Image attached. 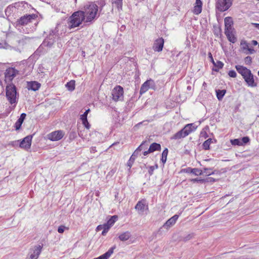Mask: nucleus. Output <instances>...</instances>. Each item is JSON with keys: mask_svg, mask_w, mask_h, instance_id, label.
<instances>
[{"mask_svg": "<svg viewBox=\"0 0 259 259\" xmlns=\"http://www.w3.org/2000/svg\"><path fill=\"white\" fill-rule=\"evenodd\" d=\"M101 14L99 12L98 6L95 3H91L84 7V11H78L74 12L71 16H96Z\"/></svg>", "mask_w": 259, "mask_h": 259, "instance_id": "obj_1", "label": "nucleus"}, {"mask_svg": "<svg viewBox=\"0 0 259 259\" xmlns=\"http://www.w3.org/2000/svg\"><path fill=\"white\" fill-rule=\"evenodd\" d=\"M235 68L238 73L241 74L248 86L255 87L257 85L254 82V76L249 69L240 65H236Z\"/></svg>", "mask_w": 259, "mask_h": 259, "instance_id": "obj_2", "label": "nucleus"}, {"mask_svg": "<svg viewBox=\"0 0 259 259\" xmlns=\"http://www.w3.org/2000/svg\"><path fill=\"white\" fill-rule=\"evenodd\" d=\"M6 97L11 104L17 103V92L16 87L13 84H9L6 87Z\"/></svg>", "mask_w": 259, "mask_h": 259, "instance_id": "obj_3", "label": "nucleus"}, {"mask_svg": "<svg viewBox=\"0 0 259 259\" xmlns=\"http://www.w3.org/2000/svg\"><path fill=\"white\" fill-rule=\"evenodd\" d=\"M123 89L120 85H116L112 91V99L115 102L123 99Z\"/></svg>", "mask_w": 259, "mask_h": 259, "instance_id": "obj_4", "label": "nucleus"}, {"mask_svg": "<svg viewBox=\"0 0 259 259\" xmlns=\"http://www.w3.org/2000/svg\"><path fill=\"white\" fill-rule=\"evenodd\" d=\"M232 1L233 0H218L216 7L221 12L225 11L231 7Z\"/></svg>", "mask_w": 259, "mask_h": 259, "instance_id": "obj_5", "label": "nucleus"}, {"mask_svg": "<svg viewBox=\"0 0 259 259\" xmlns=\"http://www.w3.org/2000/svg\"><path fill=\"white\" fill-rule=\"evenodd\" d=\"M151 89L153 90H155L156 85L154 81L150 79L146 81L142 85L140 89V94H143L147 92L149 89Z\"/></svg>", "mask_w": 259, "mask_h": 259, "instance_id": "obj_6", "label": "nucleus"}, {"mask_svg": "<svg viewBox=\"0 0 259 259\" xmlns=\"http://www.w3.org/2000/svg\"><path fill=\"white\" fill-rule=\"evenodd\" d=\"M18 74V71L14 68H9L6 70L5 81L11 82L13 78Z\"/></svg>", "mask_w": 259, "mask_h": 259, "instance_id": "obj_7", "label": "nucleus"}, {"mask_svg": "<svg viewBox=\"0 0 259 259\" xmlns=\"http://www.w3.org/2000/svg\"><path fill=\"white\" fill-rule=\"evenodd\" d=\"M68 27L72 28L78 26L85 20V17H69Z\"/></svg>", "mask_w": 259, "mask_h": 259, "instance_id": "obj_8", "label": "nucleus"}, {"mask_svg": "<svg viewBox=\"0 0 259 259\" xmlns=\"http://www.w3.org/2000/svg\"><path fill=\"white\" fill-rule=\"evenodd\" d=\"M64 136L62 131H56L48 135V139L52 141H57L61 140Z\"/></svg>", "mask_w": 259, "mask_h": 259, "instance_id": "obj_9", "label": "nucleus"}, {"mask_svg": "<svg viewBox=\"0 0 259 259\" xmlns=\"http://www.w3.org/2000/svg\"><path fill=\"white\" fill-rule=\"evenodd\" d=\"M41 249L42 246L39 245L35 246L34 248L30 251V255L27 259H37L41 251Z\"/></svg>", "mask_w": 259, "mask_h": 259, "instance_id": "obj_10", "label": "nucleus"}, {"mask_svg": "<svg viewBox=\"0 0 259 259\" xmlns=\"http://www.w3.org/2000/svg\"><path fill=\"white\" fill-rule=\"evenodd\" d=\"M164 39L162 37L156 39L153 44L152 49L155 52H161L164 45Z\"/></svg>", "mask_w": 259, "mask_h": 259, "instance_id": "obj_11", "label": "nucleus"}, {"mask_svg": "<svg viewBox=\"0 0 259 259\" xmlns=\"http://www.w3.org/2000/svg\"><path fill=\"white\" fill-rule=\"evenodd\" d=\"M32 139V135L26 136L20 142V147L26 150L29 149L31 147Z\"/></svg>", "mask_w": 259, "mask_h": 259, "instance_id": "obj_12", "label": "nucleus"}, {"mask_svg": "<svg viewBox=\"0 0 259 259\" xmlns=\"http://www.w3.org/2000/svg\"><path fill=\"white\" fill-rule=\"evenodd\" d=\"M135 209L138 210L140 214H142L145 209H148V205L146 203V200L145 199H142L138 201L135 206Z\"/></svg>", "mask_w": 259, "mask_h": 259, "instance_id": "obj_13", "label": "nucleus"}, {"mask_svg": "<svg viewBox=\"0 0 259 259\" xmlns=\"http://www.w3.org/2000/svg\"><path fill=\"white\" fill-rule=\"evenodd\" d=\"M179 215L177 214L174 215L173 217L168 219L163 225V227L166 229H169L170 227L174 225L178 219Z\"/></svg>", "mask_w": 259, "mask_h": 259, "instance_id": "obj_14", "label": "nucleus"}, {"mask_svg": "<svg viewBox=\"0 0 259 259\" xmlns=\"http://www.w3.org/2000/svg\"><path fill=\"white\" fill-rule=\"evenodd\" d=\"M233 30L229 29H228V30H225V34L226 35L229 41L232 43H235L237 40V38L235 36Z\"/></svg>", "mask_w": 259, "mask_h": 259, "instance_id": "obj_15", "label": "nucleus"}, {"mask_svg": "<svg viewBox=\"0 0 259 259\" xmlns=\"http://www.w3.org/2000/svg\"><path fill=\"white\" fill-rule=\"evenodd\" d=\"M202 3L201 0H196L195 6L194 7L193 12L195 15L199 14L202 11Z\"/></svg>", "mask_w": 259, "mask_h": 259, "instance_id": "obj_16", "label": "nucleus"}, {"mask_svg": "<svg viewBox=\"0 0 259 259\" xmlns=\"http://www.w3.org/2000/svg\"><path fill=\"white\" fill-rule=\"evenodd\" d=\"M34 17H31V18L34 19ZM30 22V17H20L16 21V26H23L27 24Z\"/></svg>", "mask_w": 259, "mask_h": 259, "instance_id": "obj_17", "label": "nucleus"}, {"mask_svg": "<svg viewBox=\"0 0 259 259\" xmlns=\"http://www.w3.org/2000/svg\"><path fill=\"white\" fill-rule=\"evenodd\" d=\"M225 30H233V28L232 27V25L233 24V21L232 20V17H225Z\"/></svg>", "mask_w": 259, "mask_h": 259, "instance_id": "obj_18", "label": "nucleus"}, {"mask_svg": "<svg viewBox=\"0 0 259 259\" xmlns=\"http://www.w3.org/2000/svg\"><path fill=\"white\" fill-rule=\"evenodd\" d=\"M188 136V133H186V132L185 130H183L182 129L181 131L177 132L176 134L173 135V136L171 138V139H179L182 138H184Z\"/></svg>", "mask_w": 259, "mask_h": 259, "instance_id": "obj_19", "label": "nucleus"}, {"mask_svg": "<svg viewBox=\"0 0 259 259\" xmlns=\"http://www.w3.org/2000/svg\"><path fill=\"white\" fill-rule=\"evenodd\" d=\"M40 87V84L36 81L28 82L27 84V88L28 90H31L35 91L38 90Z\"/></svg>", "mask_w": 259, "mask_h": 259, "instance_id": "obj_20", "label": "nucleus"}, {"mask_svg": "<svg viewBox=\"0 0 259 259\" xmlns=\"http://www.w3.org/2000/svg\"><path fill=\"white\" fill-rule=\"evenodd\" d=\"M26 114L25 113H22L20 115V118L18 119L17 122L15 124V127L16 130H18L20 128L24 120V119L26 117Z\"/></svg>", "mask_w": 259, "mask_h": 259, "instance_id": "obj_21", "label": "nucleus"}, {"mask_svg": "<svg viewBox=\"0 0 259 259\" xmlns=\"http://www.w3.org/2000/svg\"><path fill=\"white\" fill-rule=\"evenodd\" d=\"M131 237V233L128 231H126L119 235L118 236V238L121 241H125L127 240Z\"/></svg>", "mask_w": 259, "mask_h": 259, "instance_id": "obj_22", "label": "nucleus"}, {"mask_svg": "<svg viewBox=\"0 0 259 259\" xmlns=\"http://www.w3.org/2000/svg\"><path fill=\"white\" fill-rule=\"evenodd\" d=\"M146 143V141L143 142V143L137 148V149L134 152L132 156L135 158L138 156L139 153L143 149H145V144Z\"/></svg>", "mask_w": 259, "mask_h": 259, "instance_id": "obj_23", "label": "nucleus"}, {"mask_svg": "<svg viewBox=\"0 0 259 259\" xmlns=\"http://www.w3.org/2000/svg\"><path fill=\"white\" fill-rule=\"evenodd\" d=\"M160 145L156 143H153L150 146L149 148V152H151L152 153L155 151H160Z\"/></svg>", "mask_w": 259, "mask_h": 259, "instance_id": "obj_24", "label": "nucleus"}, {"mask_svg": "<svg viewBox=\"0 0 259 259\" xmlns=\"http://www.w3.org/2000/svg\"><path fill=\"white\" fill-rule=\"evenodd\" d=\"M112 5H115L118 11L121 10L122 0H111Z\"/></svg>", "mask_w": 259, "mask_h": 259, "instance_id": "obj_25", "label": "nucleus"}, {"mask_svg": "<svg viewBox=\"0 0 259 259\" xmlns=\"http://www.w3.org/2000/svg\"><path fill=\"white\" fill-rule=\"evenodd\" d=\"M226 93V91L225 90H218L216 91L217 97L219 101L222 100L223 97L224 96L225 93Z\"/></svg>", "mask_w": 259, "mask_h": 259, "instance_id": "obj_26", "label": "nucleus"}, {"mask_svg": "<svg viewBox=\"0 0 259 259\" xmlns=\"http://www.w3.org/2000/svg\"><path fill=\"white\" fill-rule=\"evenodd\" d=\"M195 128L193 126V124H187L183 128V130H185L186 133H188V135L191 133L193 131H194Z\"/></svg>", "mask_w": 259, "mask_h": 259, "instance_id": "obj_27", "label": "nucleus"}, {"mask_svg": "<svg viewBox=\"0 0 259 259\" xmlns=\"http://www.w3.org/2000/svg\"><path fill=\"white\" fill-rule=\"evenodd\" d=\"M90 111V109H88L82 115H81L80 119L82 120V123H87V124H89V122L87 120V115Z\"/></svg>", "mask_w": 259, "mask_h": 259, "instance_id": "obj_28", "label": "nucleus"}, {"mask_svg": "<svg viewBox=\"0 0 259 259\" xmlns=\"http://www.w3.org/2000/svg\"><path fill=\"white\" fill-rule=\"evenodd\" d=\"M66 87L67 88L69 91H73L75 89V81L72 80L69 82H67V84H66Z\"/></svg>", "mask_w": 259, "mask_h": 259, "instance_id": "obj_29", "label": "nucleus"}, {"mask_svg": "<svg viewBox=\"0 0 259 259\" xmlns=\"http://www.w3.org/2000/svg\"><path fill=\"white\" fill-rule=\"evenodd\" d=\"M167 154H168V149L167 148H165L163 151V152L162 153V157H161V160L163 164L166 161Z\"/></svg>", "mask_w": 259, "mask_h": 259, "instance_id": "obj_30", "label": "nucleus"}, {"mask_svg": "<svg viewBox=\"0 0 259 259\" xmlns=\"http://www.w3.org/2000/svg\"><path fill=\"white\" fill-rule=\"evenodd\" d=\"M212 143V139L209 138L206 140L202 145L203 148L205 150L209 149L210 144Z\"/></svg>", "mask_w": 259, "mask_h": 259, "instance_id": "obj_31", "label": "nucleus"}, {"mask_svg": "<svg viewBox=\"0 0 259 259\" xmlns=\"http://www.w3.org/2000/svg\"><path fill=\"white\" fill-rule=\"evenodd\" d=\"M190 172L196 176H199L202 174V170L198 168H189Z\"/></svg>", "mask_w": 259, "mask_h": 259, "instance_id": "obj_32", "label": "nucleus"}, {"mask_svg": "<svg viewBox=\"0 0 259 259\" xmlns=\"http://www.w3.org/2000/svg\"><path fill=\"white\" fill-rule=\"evenodd\" d=\"M230 142L233 145L242 146V142L240 139H236L234 140H231Z\"/></svg>", "mask_w": 259, "mask_h": 259, "instance_id": "obj_33", "label": "nucleus"}, {"mask_svg": "<svg viewBox=\"0 0 259 259\" xmlns=\"http://www.w3.org/2000/svg\"><path fill=\"white\" fill-rule=\"evenodd\" d=\"M117 219V217L116 215H113L108 221L107 223L111 227L116 221Z\"/></svg>", "mask_w": 259, "mask_h": 259, "instance_id": "obj_34", "label": "nucleus"}, {"mask_svg": "<svg viewBox=\"0 0 259 259\" xmlns=\"http://www.w3.org/2000/svg\"><path fill=\"white\" fill-rule=\"evenodd\" d=\"M214 171L211 168H205L202 170V174H205L206 176H209L214 174Z\"/></svg>", "mask_w": 259, "mask_h": 259, "instance_id": "obj_35", "label": "nucleus"}, {"mask_svg": "<svg viewBox=\"0 0 259 259\" xmlns=\"http://www.w3.org/2000/svg\"><path fill=\"white\" fill-rule=\"evenodd\" d=\"M135 158L133 157L132 156H131L129 160L128 161L127 163V166L129 167V169H130L131 168V167L132 166L135 160Z\"/></svg>", "mask_w": 259, "mask_h": 259, "instance_id": "obj_36", "label": "nucleus"}, {"mask_svg": "<svg viewBox=\"0 0 259 259\" xmlns=\"http://www.w3.org/2000/svg\"><path fill=\"white\" fill-rule=\"evenodd\" d=\"M212 63L215 67L218 68V69L222 68L224 66V64L222 62L219 61H218L216 63H215L214 61H213Z\"/></svg>", "mask_w": 259, "mask_h": 259, "instance_id": "obj_37", "label": "nucleus"}, {"mask_svg": "<svg viewBox=\"0 0 259 259\" xmlns=\"http://www.w3.org/2000/svg\"><path fill=\"white\" fill-rule=\"evenodd\" d=\"M68 229H69L68 228L66 227L65 226H64L63 225H61L58 227V232L59 233H63L64 232L65 229L68 230Z\"/></svg>", "mask_w": 259, "mask_h": 259, "instance_id": "obj_38", "label": "nucleus"}, {"mask_svg": "<svg viewBox=\"0 0 259 259\" xmlns=\"http://www.w3.org/2000/svg\"><path fill=\"white\" fill-rule=\"evenodd\" d=\"M240 45L244 50H246L248 47V44L245 40H242Z\"/></svg>", "mask_w": 259, "mask_h": 259, "instance_id": "obj_39", "label": "nucleus"}, {"mask_svg": "<svg viewBox=\"0 0 259 259\" xmlns=\"http://www.w3.org/2000/svg\"><path fill=\"white\" fill-rule=\"evenodd\" d=\"M244 62L246 65H250L252 62V58L250 56H247L245 58Z\"/></svg>", "mask_w": 259, "mask_h": 259, "instance_id": "obj_40", "label": "nucleus"}, {"mask_svg": "<svg viewBox=\"0 0 259 259\" xmlns=\"http://www.w3.org/2000/svg\"><path fill=\"white\" fill-rule=\"evenodd\" d=\"M241 141L242 142V145H243L244 144H246L249 141V138L248 137H244L242 138L241 139H240Z\"/></svg>", "mask_w": 259, "mask_h": 259, "instance_id": "obj_41", "label": "nucleus"}, {"mask_svg": "<svg viewBox=\"0 0 259 259\" xmlns=\"http://www.w3.org/2000/svg\"><path fill=\"white\" fill-rule=\"evenodd\" d=\"M228 75L231 77H236V75H237V74L236 73V72L234 71V70H230L229 73H228Z\"/></svg>", "mask_w": 259, "mask_h": 259, "instance_id": "obj_42", "label": "nucleus"}, {"mask_svg": "<svg viewBox=\"0 0 259 259\" xmlns=\"http://www.w3.org/2000/svg\"><path fill=\"white\" fill-rule=\"evenodd\" d=\"M95 17H85V20L82 22L84 23L91 22Z\"/></svg>", "mask_w": 259, "mask_h": 259, "instance_id": "obj_43", "label": "nucleus"}, {"mask_svg": "<svg viewBox=\"0 0 259 259\" xmlns=\"http://www.w3.org/2000/svg\"><path fill=\"white\" fill-rule=\"evenodd\" d=\"M248 52H246V54H253L255 53V50L253 49L249 48L248 47L246 49Z\"/></svg>", "mask_w": 259, "mask_h": 259, "instance_id": "obj_44", "label": "nucleus"}, {"mask_svg": "<svg viewBox=\"0 0 259 259\" xmlns=\"http://www.w3.org/2000/svg\"><path fill=\"white\" fill-rule=\"evenodd\" d=\"M103 228L104 230L108 231L109 229L110 228L111 226L109 225L107 223L105 224L102 225Z\"/></svg>", "mask_w": 259, "mask_h": 259, "instance_id": "obj_45", "label": "nucleus"}, {"mask_svg": "<svg viewBox=\"0 0 259 259\" xmlns=\"http://www.w3.org/2000/svg\"><path fill=\"white\" fill-rule=\"evenodd\" d=\"M12 9H15V8L13 7H8L7 8V9L6 10V14L7 15L11 11Z\"/></svg>", "mask_w": 259, "mask_h": 259, "instance_id": "obj_46", "label": "nucleus"}, {"mask_svg": "<svg viewBox=\"0 0 259 259\" xmlns=\"http://www.w3.org/2000/svg\"><path fill=\"white\" fill-rule=\"evenodd\" d=\"M154 169V168L153 166H150L148 172L150 175H152Z\"/></svg>", "mask_w": 259, "mask_h": 259, "instance_id": "obj_47", "label": "nucleus"}, {"mask_svg": "<svg viewBox=\"0 0 259 259\" xmlns=\"http://www.w3.org/2000/svg\"><path fill=\"white\" fill-rule=\"evenodd\" d=\"M91 152L92 153H95V152H96V148L95 147H91Z\"/></svg>", "mask_w": 259, "mask_h": 259, "instance_id": "obj_48", "label": "nucleus"}, {"mask_svg": "<svg viewBox=\"0 0 259 259\" xmlns=\"http://www.w3.org/2000/svg\"><path fill=\"white\" fill-rule=\"evenodd\" d=\"M207 182H214L215 181V180L212 178H208L207 179Z\"/></svg>", "mask_w": 259, "mask_h": 259, "instance_id": "obj_49", "label": "nucleus"}, {"mask_svg": "<svg viewBox=\"0 0 259 259\" xmlns=\"http://www.w3.org/2000/svg\"><path fill=\"white\" fill-rule=\"evenodd\" d=\"M102 229H103L102 225H99L97 228V231H100Z\"/></svg>", "mask_w": 259, "mask_h": 259, "instance_id": "obj_50", "label": "nucleus"}, {"mask_svg": "<svg viewBox=\"0 0 259 259\" xmlns=\"http://www.w3.org/2000/svg\"><path fill=\"white\" fill-rule=\"evenodd\" d=\"M151 153V152H149V149L147 151H145L144 152L143 154L144 156L147 155L149 153Z\"/></svg>", "mask_w": 259, "mask_h": 259, "instance_id": "obj_51", "label": "nucleus"}, {"mask_svg": "<svg viewBox=\"0 0 259 259\" xmlns=\"http://www.w3.org/2000/svg\"><path fill=\"white\" fill-rule=\"evenodd\" d=\"M251 43L254 46H256V45H257V41L256 40H252L251 41Z\"/></svg>", "mask_w": 259, "mask_h": 259, "instance_id": "obj_52", "label": "nucleus"}, {"mask_svg": "<svg viewBox=\"0 0 259 259\" xmlns=\"http://www.w3.org/2000/svg\"><path fill=\"white\" fill-rule=\"evenodd\" d=\"M108 231L103 229V231L102 232V234L103 235H105Z\"/></svg>", "mask_w": 259, "mask_h": 259, "instance_id": "obj_53", "label": "nucleus"}, {"mask_svg": "<svg viewBox=\"0 0 259 259\" xmlns=\"http://www.w3.org/2000/svg\"><path fill=\"white\" fill-rule=\"evenodd\" d=\"M252 25H253L255 28L259 29V24L258 23H252Z\"/></svg>", "mask_w": 259, "mask_h": 259, "instance_id": "obj_54", "label": "nucleus"}, {"mask_svg": "<svg viewBox=\"0 0 259 259\" xmlns=\"http://www.w3.org/2000/svg\"><path fill=\"white\" fill-rule=\"evenodd\" d=\"M191 238V236L190 235H188L186 238L185 239V240H189Z\"/></svg>", "mask_w": 259, "mask_h": 259, "instance_id": "obj_55", "label": "nucleus"}, {"mask_svg": "<svg viewBox=\"0 0 259 259\" xmlns=\"http://www.w3.org/2000/svg\"><path fill=\"white\" fill-rule=\"evenodd\" d=\"M83 124L87 128H89L90 127V125H89V124H88L87 123H83Z\"/></svg>", "mask_w": 259, "mask_h": 259, "instance_id": "obj_56", "label": "nucleus"}, {"mask_svg": "<svg viewBox=\"0 0 259 259\" xmlns=\"http://www.w3.org/2000/svg\"><path fill=\"white\" fill-rule=\"evenodd\" d=\"M199 181H203V180H199ZM192 181L196 182V181H198V180H197V179H195L192 180Z\"/></svg>", "mask_w": 259, "mask_h": 259, "instance_id": "obj_57", "label": "nucleus"}, {"mask_svg": "<svg viewBox=\"0 0 259 259\" xmlns=\"http://www.w3.org/2000/svg\"><path fill=\"white\" fill-rule=\"evenodd\" d=\"M24 16H29V17H30V16H35V15H33V14H29V15H24Z\"/></svg>", "mask_w": 259, "mask_h": 259, "instance_id": "obj_58", "label": "nucleus"}, {"mask_svg": "<svg viewBox=\"0 0 259 259\" xmlns=\"http://www.w3.org/2000/svg\"><path fill=\"white\" fill-rule=\"evenodd\" d=\"M209 57L211 58V60H212V62L213 61V58H212L211 53H209Z\"/></svg>", "mask_w": 259, "mask_h": 259, "instance_id": "obj_59", "label": "nucleus"}, {"mask_svg": "<svg viewBox=\"0 0 259 259\" xmlns=\"http://www.w3.org/2000/svg\"><path fill=\"white\" fill-rule=\"evenodd\" d=\"M118 143H118V142H115V143H113V144L112 145V146L114 145H116V144H118Z\"/></svg>", "mask_w": 259, "mask_h": 259, "instance_id": "obj_60", "label": "nucleus"}, {"mask_svg": "<svg viewBox=\"0 0 259 259\" xmlns=\"http://www.w3.org/2000/svg\"><path fill=\"white\" fill-rule=\"evenodd\" d=\"M205 84H206V83L204 82L203 83V85H205Z\"/></svg>", "mask_w": 259, "mask_h": 259, "instance_id": "obj_61", "label": "nucleus"}, {"mask_svg": "<svg viewBox=\"0 0 259 259\" xmlns=\"http://www.w3.org/2000/svg\"><path fill=\"white\" fill-rule=\"evenodd\" d=\"M258 76H259V71H258Z\"/></svg>", "mask_w": 259, "mask_h": 259, "instance_id": "obj_62", "label": "nucleus"}, {"mask_svg": "<svg viewBox=\"0 0 259 259\" xmlns=\"http://www.w3.org/2000/svg\"><path fill=\"white\" fill-rule=\"evenodd\" d=\"M258 47H259V43H258Z\"/></svg>", "mask_w": 259, "mask_h": 259, "instance_id": "obj_63", "label": "nucleus"}]
</instances>
